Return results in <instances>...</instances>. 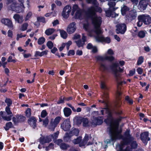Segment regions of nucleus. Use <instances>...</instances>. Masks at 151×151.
<instances>
[{"instance_id":"nucleus-57","label":"nucleus","mask_w":151,"mask_h":151,"mask_svg":"<svg viewBox=\"0 0 151 151\" xmlns=\"http://www.w3.org/2000/svg\"><path fill=\"white\" fill-rule=\"evenodd\" d=\"M83 118H79L76 121V123L78 125H80L82 122V119Z\"/></svg>"},{"instance_id":"nucleus-17","label":"nucleus","mask_w":151,"mask_h":151,"mask_svg":"<svg viewBox=\"0 0 151 151\" xmlns=\"http://www.w3.org/2000/svg\"><path fill=\"white\" fill-rule=\"evenodd\" d=\"M122 94L121 92L118 91L116 93V101L115 102V106L116 108L120 107L122 104V102L120 101V99L119 96Z\"/></svg>"},{"instance_id":"nucleus-58","label":"nucleus","mask_w":151,"mask_h":151,"mask_svg":"<svg viewBox=\"0 0 151 151\" xmlns=\"http://www.w3.org/2000/svg\"><path fill=\"white\" fill-rule=\"evenodd\" d=\"M81 37V36L77 34H75L73 37V39L75 40L80 39Z\"/></svg>"},{"instance_id":"nucleus-49","label":"nucleus","mask_w":151,"mask_h":151,"mask_svg":"<svg viewBox=\"0 0 151 151\" xmlns=\"http://www.w3.org/2000/svg\"><path fill=\"white\" fill-rule=\"evenodd\" d=\"M32 15V13L29 12L27 14L25 18V21H27L29 19Z\"/></svg>"},{"instance_id":"nucleus-21","label":"nucleus","mask_w":151,"mask_h":151,"mask_svg":"<svg viewBox=\"0 0 151 151\" xmlns=\"http://www.w3.org/2000/svg\"><path fill=\"white\" fill-rule=\"evenodd\" d=\"M28 122L29 124L33 128L35 129L36 127L37 120L34 117H32L29 118L28 119Z\"/></svg>"},{"instance_id":"nucleus-53","label":"nucleus","mask_w":151,"mask_h":151,"mask_svg":"<svg viewBox=\"0 0 151 151\" xmlns=\"http://www.w3.org/2000/svg\"><path fill=\"white\" fill-rule=\"evenodd\" d=\"M47 115V113L45 110H43L42 111L41 113V115L42 117L44 118Z\"/></svg>"},{"instance_id":"nucleus-62","label":"nucleus","mask_w":151,"mask_h":151,"mask_svg":"<svg viewBox=\"0 0 151 151\" xmlns=\"http://www.w3.org/2000/svg\"><path fill=\"white\" fill-rule=\"evenodd\" d=\"M25 0H18L19 2L20 3L19 4L20 5H21L24 9V7L23 4V3Z\"/></svg>"},{"instance_id":"nucleus-18","label":"nucleus","mask_w":151,"mask_h":151,"mask_svg":"<svg viewBox=\"0 0 151 151\" xmlns=\"http://www.w3.org/2000/svg\"><path fill=\"white\" fill-rule=\"evenodd\" d=\"M148 136V132L142 133L141 134V139L145 145L147 144V142L150 140V138Z\"/></svg>"},{"instance_id":"nucleus-6","label":"nucleus","mask_w":151,"mask_h":151,"mask_svg":"<svg viewBox=\"0 0 151 151\" xmlns=\"http://www.w3.org/2000/svg\"><path fill=\"white\" fill-rule=\"evenodd\" d=\"M91 139L89 137L88 135L86 134L82 141H81V137H79L73 140V142L75 144H77L80 143L79 146L81 147L85 146L87 143L88 141L89 140Z\"/></svg>"},{"instance_id":"nucleus-31","label":"nucleus","mask_w":151,"mask_h":151,"mask_svg":"<svg viewBox=\"0 0 151 151\" xmlns=\"http://www.w3.org/2000/svg\"><path fill=\"white\" fill-rule=\"evenodd\" d=\"M107 66L104 63H101L100 64L99 69L101 71H104L107 69Z\"/></svg>"},{"instance_id":"nucleus-13","label":"nucleus","mask_w":151,"mask_h":151,"mask_svg":"<svg viewBox=\"0 0 151 151\" xmlns=\"http://www.w3.org/2000/svg\"><path fill=\"white\" fill-rule=\"evenodd\" d=\"M79 133V130L78 129H74L70 132L69 134L66 133L65 136L64 137L65 141H68L70 138L72 136L75 135L77 136Z\"/></svg>"},{"instance_id":"nucleus-4","label":"nucleus","mask_w":151,"mask_h":151,"mask_svg":"<svg viewBox=\"0 0 151 151\" xmlns=\"http://www.w3.org/2000/svg\"><path fill=\"white\" fill-rule=\"evenodd\" d=\"M114 54L113 50L111 49H109L106 53L103 56H98L96 57V58L98 60L103 61L105 60H108L112 61L114 60V58L112 55Z\"/></svg>"},{"instance_id":"nucleus-27","label":"nucleus","mask_w":151,"mask_h":151,"mask_svg":"<svg viewBox=\"0 0 151 151\" xmlns=\"http://www.w3.org/2000/svg\"><path fill=\"white\" fill-rule=\"evenodd\" d=\"M82 122L83 126L84 127H89L90 125V123L89 122L88 119L86 118H83Z\"/></svg>"},{"instance_id":"nucleus-3","label":"nucleus","mask_w":151,"mask_h":151,"mask_svg":"<svg viewBox=\"0 0 151 151\" xmlns=\"http://www.w3.org/2000/svg\"><path fill=\"white\" fill-rule=\"evenodd\" d=\"M6 4L9 10L18 13L22 12L24 9L16 0H7Z\"/></svg>"},{"instance_id":"nucleus-26","label":"nucleus","mask_w":151,"mask_h":151,"mask_svg":"<svg viewBox=\"0 0 151 151\" xmlns=\"http://www.w3.org/2000/svg\"><path fill=\"white\" fill-rule=\"evenodd\" d=\"M48 52L47 50H45L42 52L37 51L35 52V57L37 56L41 57L44 55H47Z\"/></svg>"},{"instance_id":"nucleus-10","label":"nucleus","mask_w":151,"mask_h":151,"mask_svg":"<svg viewBox=\"0 0 151 151\" xmlns=\"http://www.w3.org/2000/svg\"><path fill=\"white\" fill-rule=\"evenodd\" d=\"M138 19L142 20L144 24L146 25H148L151 23V17L147 14H143L139 16Z\"/></svg>"},{"instance_id":"nucleus-19","label":"nucleus","mask_w":151,"mask_h":151,"mask_svg":"<svg viewBox=\"0 0 151 151\" xmlns=\"http://www.w3.org/2000/svg\"><path fill=\"white\" fill-rule=\"evenodd\" d=\"M50 136L47 137H42L39 139L40 143L42 145L45 143H48L51 141V139Z\"/></svg>"},{"instance_id":"nucleus-16","label":"nucleus","mask_w":151,"mask_h":151,"mask_svg":"<svg viewBox=\"0 0 151 151\" xmlns=\"http://www.w3.org/2000/svg\"><path fill=\"white\" fill-rule=\"evenodd\" d=\"M76 29V23L73 22L70 23L67 28V31L69 34L74 33Z\"/></svg>"},{"instance_id":"nucleus-41","label":"nucleus","mask_w":151,"mask_h":151,"mask_svg":"<svg viewBox=\"0 0 151 151\" xmlns=\"http://www.w3.org/2000/svg\"><path fill=\"white\" fill-rule=\"evenodd\" d=\"M75 42L77 45L79 47H82L84 44V42H82L80 40L75 41Z\"/></svg>"},{"instance_id":"nucleus-55","label":"nucleus","mask_w":151,"mask_h":151,"mask_svg":"<svg viewBox=\"0 0 151 151\" xmlns=\"http://www.w3.org/2000/svg\"><path fill=\"white\" fill-rule=\"evenodd\" d=\"M16 61L14 59H12V56H9L8 58L7 62H13L15 63Z\"/></svg>"},{"instance_id":"nucleus-5","label":"nucleus","mask_w":151,"mask_h":151,"mask_svg":"<svg viewBox=\"0 0 151 151\" xmlns=\"http://www.w3.org/2000/svg\"><path fill=\"white\" fill-rule=\"evenodd\" d=\"M71 14L76 19H81L83 16L82 10L76 4L73 6Z\"/></svg>"},{"instance_id":"nucleus-9","label":"nucleus","mask_w":151,"mask_h":151,"mask_svg":"<svg viewBox=\"0 0 151 151\" xmlns=\"http://www.w3.org/2000/svg\"><path fill=\"white\" fill-rule=\"evenodd\" d=\"M123 70L122 69L119 67L117 64H114L112 68L113 72L117 80H118L120 77V74L119 72H122Z\"/></svg>"},{"instance_id":"nucleus-7","label":"nucleus","mask_w":151,"mask_h":151,"mask_svg":"<svg viewBox=\"0 0 151 151\" xmlns=\"http://www.w3.org/2000/svg\"><path fill=\"white\" fill-rule=\"evenodd\" d=\"M61 117L60 116L56 117L54 120L52 119L50 122L48 126V128L51 130L53 131L57 125L59 123Z\"/></svg>"},{"instance_id":"nucleus-11","label":"nucleus","mask_w":151,"mask_h":151,"mask_svg":"<svg viewBox=\"0 0 151 151\" xmlns=\"http://www.w3.org/2000/svg\"><path fill=\"white\" fill-rule=\"evenodd\" d=\"M116 32L117 34H124L127 30L126 25L124 23L118 24L116 25Z\"/></svg>"},{"instance_id":"nucleus-52","label":"nucleus","mask_w":151,"mask_h":151,"mask_svg":"<svg viewBox=\"0 0 151 151\" xmlns=\"http://www.w3.org/2000/svg\"><path fill=\"white\" fill-rule=\"evenodd\" d=\"M53 146H54V145L52 144V143H50L49 144V146L46 147V148H45L46 150L47 151L50 149H53L54 148Z\"/></svg>"},{"instance_id":"nucleus-28","label":"nucleus","mask_w":151,"mask_h":151,"mask_svg":"<svg viewBox=\"0 0 151 151\" xmlns=\"http://www.w3.org/2000/svg\"><path fill=\"white\" fill-rule=\"evenodd\" d=\"M137 13L136 10H133L129 12V15L128 17L132 18V19H134L137 17Z\"/></svg>"},{"instance_id":"nucleus-32","label":"nucleus","mask_w":151,"mask_h":151,"mask_svg":"<svg viewBox=\"0 0 151 151\" xmlns=\"http://www.w3.org/2000/svg\"><path fill=\"white\" fill-rule=\"evenodd\" d=\"M146 33L145 31H140L138 33V36L140 38H143L145 37Z\"/></svg>"},{"instance_id":"nucleus-14","label":"nucleus","mask_w":151,"mask_h":151,"mask_svg":"<svg viewBox=\"0 0 151 151\" xmlns=\"http://www.w3.org/2000/svg\"><path fill=\"white\" fill-rule=\"evenodd\" d=\"M103 118L101 117L96 118L93 117L92 119L91 125L95 126L97 125L101 124L103 123Z\"/></svg>"},{"instance_id":"nucleus-44","label":"nucleus","mask_w":151,"mask_h":151,"mask_svg":"<svg viewBox=\"0 0 151 151\" xmlns=\"http://www.w3.org/2000/svg\"><path fill=\"white\" fill-rule=\"evenodd\" d=\"M59 134V132L58 131L56 132L54 134L50 135L49 136H50V137L51 139V140L52 139H56L58 137Z\"/></svg>"},{"instance_id":"nucleus-40","label":"nucleus","mask_w":151,"mask_h":151,"mask_svg":"<svg viewBox=\"0 0 151 151\" xmlns=\"http://www.w3.org/2000/svg\"><path fill=\"white\" fill-rule=\"evenodd\" d=\"M45 39L43 37H40L38 40V43L39 45H42L45 42Z\"/></svg>"},{"instance_id":"nucleus-45","label":"nucleus","mask_w":151,"mask_h":151,"mask_svg":"<svg viewBox=\"0 0 151 151\" xmlns=\"http://www.w3.org/2000/svg\"><path fill=\"white\" fill-rule=\"evenodd\" d=\"M101 88L105 90H107L108 88L107 87L105 82L102 81L101 83Z\"/></svg>"},{"instance_id":"nucleus-48","label":"nucleus","mask_w":151,"mask_h":151,"mask_svg":"<svg viewBox=\"0 0 151 151\" xmlns=\"http://www.w3.org/2000/svg\"><path fill=\"white\" fill-rule=\"evenodd\" d=\"M131 145L132 149H135L137 147V144L136 141H133L131 142Z\"/></svg>"},{"instance_id":"nucleus-39","label":"nucleus","mask_w":151,"mask_h":151,"mask_svg":"<svg viewBox=\"0 0 151 151\" xmlns=\"http://www.w3.org/2000/svg\"><path fill=\"white\" fill-rule=\"evenodd\" d=\"M125 99L129 104L131 105L133 104V101L130 99L128 96H126L125 97Z\"/></svg>"},{"instance_id":"nucleus-59","label":"nucleus","mask_w":151,"mask_h":151,"mask_svg":"<svg viewBox=\"0 0 151 151\" xmlns=\"http://www.w3.org/2000/svg\"><path fill=\"white\" fill-rule=\"evenodd\" d=\"M49 121L48 119H45L43 121V125L45 127H46L47 125L48 124Z\"/></svg>"},{"instance_id":"nucleus-30","label":"nucleus","mask_w":151,"mask_h":151,"mask_svg":"<svg viewBox=\"0 0 151 151\" xmlns=\"http://www.w3.org/2000/svg\"><path fill=\"white\" fill-rule=\"evenodd\" d=\"M55 30L53 28H49L45 30V33L47 35H50L53 33Z\"/></svg>"},{"instance_id":"nucleus-36","label":"nucleus","mask_w":151,"mask_h":151,"mask_svg":"<svg viewBox=\"0 0 151 151\" xmlns=\"http://www.w3.org/2000/svg\"><path fill=\"white\" fill-rule=\"evenodd\" d=\"M16 117L17 119V123L19 122H22L25 120V117L21 115H17Z\"/></svg>"},{"instance_id":"nucleus-54","label":"nucleus","mask_w":151,"mask_h":151,"mask_svg":"<svg viewBox=\"0 0 151 151\" xmlns=\"http://www.w3.org/2000/svg\"><path fill=\"white\" fill-rule=\"evenodd\" d=\"M103 42H104L107 43H109L111 42V39L109 37H106V38L104 37V40H103Z\"/></svg>"},{"instance_id":"nucleus-56","label":"nucleus","mask_w":151,"mask_h":151,"mask_svg":"<svg viewBox=\"0 0 151 151\" xmlns=\"http://www.w3.org/2000/svg\"><path fill=\"white\" fill-rule=\"evenodd\" d=\"M72 44V42L71 41H69L65 43L66 47L68 50L69 49V47Z\"/></svg>"},{"instance_id":"nucleus-63","label":"nucleus","mask_w":151,"mask_h":151,"mask_svg":"<svg viewBox=\"0 0 151 151\" xmlns=\"http://www.w3.org/2000/svg\"><path fill=\"white\" fill-rule=\"evenodd\" d=\"M38 20L40 22H45V19L43 17H38L37 18Z\"/></svg>"},{"instance_id":"nucleus-34","label":"nucleus","mask_w":151,"mask_h":151,"mask_svg":"<svg viewBox=\"0 0 151 151\" xmlns=\"http://www.w3.org/2000/svg\"><path fill=\"white\" fill-rule=\"evenodd\" d=\"M60 32L62 37L64 39L66 38L67 37L68 34L65 31L63 30H60Z\"/></svg>"},{"instance_id":"nucleus-2","label":"nucleus","mask_w":151,"mask_h":151,"mask_svg":"<svg viewBox=\"0 0 151 151\" xmlns=\"http://www.w3.org/2000/svg\"><path fill=\"white\" fill-rule=\"evenodd\" d=\"M95 10L94 8L91 7L88 11V14L91 19L93 28H91L88 23L84 24L83 27L91 36L93 35L94 33H96L95 39L97 42H103L104 37L102 35V32L100 27L102 21L101 18L96 15Z\"/></svg>"},{"instance_id":"nucleus-61","label":"nucleus","mask_w":151,"mask_h":151,"mask_svg":"<svg viewBox=\"0 0 151 151\" xmlns=\"http://www.w3.org/2000/svg\"><path fill=\"white\" fill-rule=\"evenodd\" d=\"M66 45L65 43H63L61 45V46L59 48V50L60 51H61L65 47Z\"/></svg>"},{"instance_id":"nucleus-20","label":"nucleus","mask_w":151,"mask_h":151,"mask_svg":"<svg viewBox=\"0 0 151 151\" xmlns=\"http://www.w3.org/2000/svg\"><path fill=\"white\" fill-rule=\"evenodd\" d=\"M1 22L2 23L7 26L11 29H13L12 23L10 20L8 19H3L1 20Z\"/></svg>"},{"instance_id":"nucleus-47","label":"nucleus","mask_w":151,"mask_h":151,"mask_svg":"<svg viewBox=\"0 0 151 151\" xmlns=\"http://www.w3.org/2000/svg\"><path fill=\"white\" fill-rule=\"evenodd\" d=\"M47 46L49 49H51L53 46V44L51 41H49L47 43Z\"/></svg>"},{"instance_id":"nucleus-29","label":"nucleus","mask_w":151,"mask_h":151,"mask_svg":"<svg viewBox=\"0 0 151 151\" xmlns=\"http://www.w3.org/2000/svg\"><path fill=\"white\" fill-rule=\"evenodd\" d=\"M147 1L148 0H140L139 5L141 7L145 8L147 6Z\"/></svg>"},{"instance_id":"nucleus-15","label":"nucleus","mask_w":151,"mask_h":151,"mask_svg":"<svg viewBox=\"0 0 151 151\" xmlns=\"http://www.w3.org/2000/svg\"><path fill=\"white\" fill-rule=\"evenodd\" d=\"M71 126L69 119H67L65 120L61 124V127L62 129L65 131L69 130Z\"/></svg>"},{"instance_id":"nucleus-51","label":"nucleus","mask_w":151,"mask_h":151,"mask_svg":"<svg viewBox=\"0 0 151 151\" xmlns=\"http://www.w3.org/2000/svg\"><path fill=\"white\" fill-rule=\"evenodd\" d=\"M5 102L7 105V106L9 107L12 104V101L9 99H6Z\"/></svg>"},{"instance_id":"nucleus-1","label":"nucleus","mask_w":151,"mask_h":151,"mask_svg":"<svg viewBox=\"0 0 151 151\" xmlns=\"http://www.w3.org/2000/svg\"><path fill=\"white\" fill-rule=\"evenodd\" d=\"M101 112L102 115L104 114V112L108 114L109 116L107 119L104 120V122L109 126L107 129L112 136V139L114 140L117 139H123L122 142L116 145V151H132L127 145L128 143L134 139L133 137L130 134L129 130H127L124 136H122L120 134L122 130L121 129H118V124L113 119L109 109L107 108H104L101 110Z\"/></svg>"},{"instance_id":"nucleus-60","label":"nucleus","mask_w":151,"mask_h":151,"mask_svg":"<svg viewBox=\"0 0 151 151\" xmlns=\"http://www.w3.org/2000/svg\"><path fill=\"white\" fill-rule=\"evenodd\" d=\"M75 54V52L74 50H70L68 53V56H70V55H74Z\"/></svg>"},{"instance_id":"nucleus-12","label":"nucleus","mask_w":151,"mask_h":151,"mask_svg":"<svg viewBox=\"0 0 151 151\" xmlns=\"http://www.w3.org/2000/svg\"><path fill=\"white\" fill-rule=\"evenodd\" d=\"M71 9V6L69 5L65 6L63 9L62 14L63 17L65 19L68 18L70 14V13Z\"/></svg>"},{"instance_id":"nucleus-64","label":"nucleus","mask_w":151,"mask_h":151,"mask_svg":"<svg viewBox=\"0 0 151 151\" xmlns=\"http://www.w3.org/2000/svg\"><path fill=\"white\" fill-rule=\"evenodd\" d=\"M135 70H130L129 72V76H133L135 73Z\"/></svg>"},{"instance_id":"nucleus-42","label":"nucleus","mask_w":151,"mask_h":151,"mask_svg":"<svg viewBox=\"0 0 151 151\" xmlns=\"http://www.w3.org/2000/svg\"><path fill=\"white\" fill-rule=\"evenodd\" d=\"M5 111L8 115H12V113L10 110L9 107L6 106L5 108Z\"/></svg>"},{"instance_id":"nucleus-8","label":"nucleus","mask_w":151,"mask_h":151,"mask_svg":"<svg viewBox=\"0 0 151 151\" xmlns=\"http://www.w3.org/2000/svg\"><path fill=\"white\" fill-rule=\"evenodd\" d=\"M109 0H100L101 2H104L107 1H109ZM86 1L87 3H92L95 5V6H92L88 9L87 11V13L88 14L89 9L91 7L94 8L95 10V14L96 15V12H98L100 13L101 12L102 10L101 9L100 7L97 6L98 4L96 0H86Z\"/></svg>"},{"instance_id":"nucleus-50","label":"nucleus","mask_w":151,"mask_h":151,"mask_svg":"<svg viewBox=\"0 0 151 151\" xmlns=\"http://www.w3.org/2000/svg\"><path fill=\"white\" fill-rule=\"evenodd\" d=\"M108 4L109 6L110 9H111V8L113 7L116 4L113 1H110L108 2Z\"/></svg>"},{"instance_id":"nucleus-33","label":"nucleus","mask_w":151,"mask_h":151,"mask_svg":"<svg viewBox=\"0 0 151 151\" xmlns=\"http://www.w3.org/2000/svg\"><path fill=\"white\" fill-rule=\"evenodd\" d=\"M109 96V94L107 91H105L104 92L103 95L102 96V98L104 100L103 101L100 100L99 102H101V103H104L105 102V100L108 98Z\"/></svg>"},{"instance_id":"nucleus-43","label":"nucleus","mask_w":151,"mask_h":151,"mask_svg":"<svg viewBox=\"0 0 151 151\" xmlns=\"http://www.w3.org/2000/svg\"><path fill=\"white\" fill-rule=\"evenodd\" d=\"M144 58L142 56L139 57L138 59L137 62V64L139 65H141L143 62L144 61Z\"/></svg>"},{"instance_id":"nucleus-35","label":"nucleus","mask_w":151,"mask_h":151,"mask_svg":"<svg viewBox=\"0 0 151 151\" xmlns=\"http://www.w3.org/2000/svg\"><path fill=\"white\" fill-rule=\"evenodd\" d=\"M28 26V24L27 23H25L21 25L20 30L22 31H24L27 29Z\"/></svg>"},{"instance_id":"nucleus-22","label":"nucleus","mask_w":151,"mask_h":151,"mask_svg":"<svg viewBox=\"0 0 151 151\" xmlns=\"http://www.w3.org/2000/svg\"><path fill=\"white\" fill-rule=\"evenodd\" d=\"M62 140L61 139H59L57 140L56 142V143L58 145H60V147L61 149L62 150H66L68 147H69V146L64 143H61Z\"/></svg>"},{"instance_id":"nucleus-24","label":"nucleus","mask_w":151,"mask_h":151,"mask_svg":"<svg viewBox=\"0 0 151 151\" xmlns=\"http://www.w3.org/2000/svg\"><path fill=\"white\" fill-rule=\"evenodd\" d=\"M64 115L65 117L69 116L72 113V111L70 108L68 107H65L63 109Z\"/></svg>"},{"instance_id":"nucleus-37","label":"nucleus","mask_w":151,"mask_h":151,"mask_svg":"<svg viewBox=\"0 0 151 151\" xmlns=\"http://www.w3.org/2000/svg\"><path fill=\"white\" fill-rule=\"evenodd\" d=\"M12 127L13 125L12 122H9L6 123V126L4 127V128L6 130H8L9 128H12Z\"/></svg>"},{"instance_id":"nucleus-23","label":"nucleus","mask_w":151,"mask_h":151,"mask_svg":"<svg viewBox=\"0 0 151 151\" xmlns=\"http://www.w3.org/2000/svg\"><path fill=\"white\" fill-rule=\"evenodd\" d=\"M5 112L3 111H1L0 112V115L1 116L2 119L5 120L7 121H9L11 120L12 115H6L4 114Z\"/></svg>"},{"instance_id":"nucleus-38","label":"nucleus","mask_w":151,"mask_h":151,"mask_svg":"<svg viewBox=\"0 0 151 151\" xmlns=\"http://www.w3.org/2000/svg\"><path fill=\"white\" fill-rule=\"evenodd\" d=\"M128 7L126 6L123 7L121 9V12L123 15H124L127 12V11L128 10Z\"/></svg>"},{"instance_id":"nucleus-46","label":"nucleus","mask_w":151,"mask_h":151,"mask_svg":"<svg viewBox=\"0 0 151 151\" xmlns=\"http://www.w3.org/2000/svg\"><path fill=\"white\" fill-rule=\"evenodd\" d=\"M25 113L26 116L29 117L31 116V109H30L28 108L25 111Z\"/></svg>"},{"instance_id":"nucleus-25","label":"nucleus","mask_w":151,"mask_h":151,"mask_svg":"<svg viewBox=\"0 0 151 151\" xmlns=\"http://www.w3.org/2000/svg\"><path fill=\"white\" fill-rule=\"evenodd\" d=\"M13 18L15 21L17 22L18 23H21L23 21V17L22 16H20L19 15L17 14H16L13 16Z\"/></svg>"}]
</instances>
